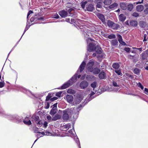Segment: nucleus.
I'll list each match as a JSON object with an SVG mask.
<instances>
[{
    "label": "nucleus",
    "instance_id": "b1692460",
    "mask_svg": "<svg viewBox=\"0 0 148 148\" xmlns=\"http://www.w3.org/2000/svg\"><path fill=\"white\" fill-rule=\"evenodd\" d=\"M82 99V98L81 97H77L75 99V103L78 104L80 102Z\"/></svg>",
    "mask_w": 148,
    "mask_h": 148
},
{
    "label": "nucleus",
    "instance_id": "680f3d73",
    "mask_svg": "<svg viewBox=\"0 0 148 148\" xmlns=\"http://www.w3.org/2000/svg\"><path fill=\"white\" fill-rule=\"evenodd\" d=\"M45 135L47 136L51 135L52 134L50 132L47 131L45 132Z\"/></svg>",
    "mask_w": 148,
    "mask_h": 148
},
{
    "label": "nucleus",
    "instance_id": "2eb2a0df",
    "mask_svg": "<svg viewBox=\"0 0 148 148\" xmlns=\"http://www.w3.org/2000/svg\"><path fill=\"white\" fill-rule=\"evenodd\" d=\"M144 7L142 5H138L136 7V10L138 12H141L144 9Z\"/></svg>",
    "mask_w": 148,
    "mask_h": 148
},
{
    "label": "nucleus",
    "instance_id": "8fccbe9b",
    "mask_svg": "<svg viewBox=\"0 0 148 148\" xmlns=\"http://www.w3.org/2000/svg\"><path fill=\"white\" fill-rule=\"evenodd\" d=\"M30 21L31 22H32L34 21H37V18L35 17V16H34L32 17L30 19Z\"/></svg>",
    "mask_w": 148,
    "mask_h": 148
},
{
    "label": "nucleus",
    "instance_id": "f03ea898",
    "mask_svg": "<svg viewBox=\"0 0 148 148\" xmlns=\"http://www.w3.org/2000/svg\"><path fill=\"white\" fill-rule=\"evenodd\" d=\"M74 108H71L66 109L62 112L63 114L62 118L64 121H68L74 114Z\"/></svg>",
    "mask_w": 148,
    "mask_h": 148
},
{
    "label": "nucleus",
    "instance_id": "5fc2aeb1",
    "mask_svg": "<svg viewBox=\"0 0 148 148\" xmlns=\"http://www.w3.org/2000/svg\"><path fill=\"white\" fill-rule=\"evenodd\" d=\"M130 48L129 47H126L124 48V50L127 52H129L130 51Z\"/></svg>",
    "mask_w": 148,
    "mask_h": 148
},
{
    "label": "nucleus",
    "instance_id": "4be33fe9",
    "mask_svg": "<svg viewBox=\"0 0 148 148\" xmlns=\"http://www.w3.org/2000/svg\"><path fill=\"white\" fill-rule=\"evenodd\" d=\"M118 5V4L115 2H114V3L109 6L108 8L110 9L113 10L115 8L117 7Z\"/></svg>",
    "mask_w": 148,
    "mask_h": 148
},
{
    "label": "nucleus",
    "instance_id": "bf43d9fd",
    "mask_svg": "<svg viewBox=\"0 0 148 148\" xmlns=\"http://www.w3.org/2000/svg\"><path fill=\"white\" fill-rule=\"evenodd\" d=\"M84 106V105H83L82 106V105H80L77 108V110L78 111V110H80L81 109V108L82 107H83Z\"/></svg>",
    "mask_w": 148,
    "mask_h": 148
},
{
    "label": "nucleus",
    "instance_id": "49530a36",
    "mask_svg": "<svg viewBox=\"0 0 148 148\" xmlns=\"http://www.w3.org/2000/svg\"><path fill=\"white\" fill-rule=\"evenodd\" d=\"M51 97V94L49 93L48 94V95L46 97V101H48L49 100H50Z\"/></svg>",
    "mask_w": 148,
    "mask_h": 148
},
{
    "label": "nucleus",
    "instance_id": "c03bdc74",
    "mask_svg": "<svg viewBox=\"0 0 148 148\" xmlns=\"http://www.w3.org/2000/svg\"><path fill=\"white\" fill-rule=\"evenodd\" d=\"M118 40L119 42H120L122 41L123 40V39L122 38V36L120 34H118L117 35Z\"/></svg>",
    "mask_w": 148,
    "mask_h": 148
},
{
    "label": "nucleus",
    "instance_id": "ea45409f",
    "mask_svg": "<svg viewBox=\"0 0 148 148\" xmlns=\"http://www.w3.org/2000/svg\"><path fill=\"white\" fill-rule=\"evenodd\" d=\"M108 38L109 39H112L115 38H116L115 35L114 34H112L110 35H109L108 36Z\"/></svg>",
    "mask_w": 148,
    "mask_h": 148
},
{
    "label": "nucleus",
    "instance_id": "9b49d317",
    "mask_svg": "<svg viewBox=\"0 0 148 148\" xmlns=\"http://www.w3.org/2000/svg\"><path fill=\"white\" fill-rule=\"evenodd\" d=\"M97 16L99 19L102 22H103L105 21V18L104 15L98 13L97 14Z\"/></svg>",
    "mask_w": 148,
    "mask_h": 148
},
{
    "label": "nucleus",
    "instance_id": "473e14b6",
    "mask_svg": "<svg viewBox=\"0 0 148 148\" xmlns=\"http://www.w3.org/2000/svg\"><path fill=\"white\" fill-rule=\"evenodd\" d=\"M134 7L133 5L132 4H130L128 5L127 6V8L128 10L131 11L132 10Z\"/></svg>",
    "mask_w": 148,
    "mask_h": 148
},
{
    "label": "nucleus",
    "instance_id": "dca6fc26",
    "mask_svg": "<svg viewBox=\"0 0 148 148\" xmlns=\"http://www.w3.org/2000/svg\"><path fill=\"white\" fill-rule=\"evenodd\" d=\"M52 118V121H56L61 119V115L58 114H56Z\"/></svg>",
    "mask_w": 148,
    "mask_h": 148
},
{
    "label": "nucleus",
    "instance_id": "e433bc0d",
    "mask_svg": "<svg viewBox=\"0 0 148 148\" xmlns=\"http://www.w3.org/2000/svg\"><path fill=\"white\" fill-rule=\"evenodd\" d=\"M97 84L96 82L95 81L92 83L91 85V86L93 88V89L94 90L95 88L96 87Z\"/></svg>",
    "mask_w": 148,
    "mask_h": 148
},
{
    "label": "nucleus",
    "instance_id": "4c0bfd02",
    "mask_svg": "<svg viewBox=\"0 0 148 148\" xmlns=\"http://www.w3.org/2000/svg\"><path fill=\"white\" fill-rule=\"evenodd\" d=\"M134 72L135 74L138 75L140 72V70L138 68H135L134 70Z\"/></svg>",
    "mask_w": 148,
    "mask_h": 148
},
{
    "label": "nucleus",
    "instance_id": "f8f14e48",
    "mask_svg": "<svg viewBox=\"0 0 148 148\" xmlns=\"http://www.w3.org/2000/svg\"><path fill=\"white\" fill-rule=\"evenodd\" d=\"M82 29V32H83V34L85 37L88 38V36H89V31L87 29H84L83 28H80Z\"/></svg>",
    "mask_w": 148,
    "mask_h": 148
},
{
    "label": "nucleus",
    "instance_id": "2f4dec72",
    "mask_svg": "<svg viewBox=\"0 0 148 148\" xmlns=\"http://www.w3.org/2000/svg\"><path fill=\"white\" fill-rule=\"evenodd\" d=\"M114 71L118 75L122 76L123 75L121 69H119L118 70H115Z\"/></svg>",
    "mask_w": 148,
    "mask_h": 148
},
{
    "label": "nucleus",
    "instance_id": "de8ad7c7",
    "mask_svg": "<svg viewBox=\"0 0 148 148\" xmlns=\"http://www.w3.org/2000/svg\"><path fill=\"white\" fill-rule=\"evenodd\" d=\"M145 53H142V58L143 60H144L147 58V56Z\"/></svg>",
    "mask_w": 148,
    "mask_h": 148
},
{
    "label": "nucleus",
    "instance_id": "aec40b11",
    "mask_svg": "<svg viewBox=\"0 0 148 148\" xmlns=\"http://www.w3.org/2000/svg\"><path fill=\"white\" fill-rule=\"evenodd\" d=\"M92 71L91 72L92 73L94 74H99L100 72V70L97 68H95L92 69Z\"/></svg>",
    "mask_w": 148,
    "mask_h": 148
},
{
    "label": "nucleus",
    "instance_id": "423d86ee",
    "mask_svg": "<svg viewBox=\"0 0 148 148\" xmlns=\"http://www.w3.org/2000/svg\"><path fill=\"white\" fill-rule=\"evenodd\" d=\"M95 43H90L88 47V51L89 52H91L95 51Z\"/></svg>",
    "mask_w": 148,
    "mask_h": 148
},
{
    "label": "nucleus",
    "instance_id": "c756f323",
    "mask_svg": "<svg viewBox=\"0 0 148 148\" xmlns=\"http://www.w3.org/2000/svg\"><path fill=\"white\" fill-rule=\"evenodd\" d=\"M112 2V0H104L103 3L105 5H109Z\"/></svg>",
    "mask_w": 148,
    "mask_h": 148
},
{
    "label": "nucleus",
    "instance_id": "cd10ccee",
    "mask_svg": "<svg viewBox=\"0 0 148 148\" xmlns=\"http://www.w3.org/2000/svg\"><path fill=\"white\" fill-rule=\"evenodd\" d=\"M111 43L112 45L114 46H117L118 45V42L116 39L112 40Z\"/></svg>",
    "mask_w": 148,
    "mask_h": 148
},
{
    "label": "nucleus",
    "instance_id": "37998d69",
    "mask_svg": "<svg viewBox=\"0 0 148 148\" xmlns=\"http://www.w3.org/2000/svg\"><path fill=\"white\" fill-rule=\"evenodd\" d=\"M76 142L79 148H81L79 141L78 138L77 137L76 140Z\"/></svg>",
    "mask_w": 148,
    "mask_h": 148
},
{
    "label": "nucleus",
    "instance_id": "f257e3e1",
    "mask_svg": "<svg viewBox=\"0 0 148 148\" xmlns=\"http://www.w3.org/2000/svg\"><path fill=\"white\" fill-rule=\"evenodd\" d=\"M86 64V62L85 61H83L80 65L78 70L77 71V73L75 74L71 79L69 80L67 82L61 86V89H62L66 88L69 87L70 85H72L73 83L75 82L77 79V76L78 78H79L81 76L80 75H78V73L79 71V70H80V72H82L84 70Z\"/></svg>",
    "mask_w": 148,
    "mask_h": 148
},
{
    "label": "nucleus",
    "instance_id": "a211bd4d",
    "mask_svg": "<svg viewBox=\"0 0 148 148\" xmlns=\"http://www.w3.org/2000/svg\"><path fill=\"white\" fill-rule=\"evenodd\" d=\"M95 50L96 53L98 54H101L102 53L101 49L99 46L98 45L95 47Z\"/></svg>",
    "mask_w": 148,
    "mask_h": 148
},
{
    "label": "nucleus",
    "instance_id": "6e6d98bb",
    "mask_svg": "<svg viewBox=\"0 0 148 148\" xmlns=\"http://www.w3.org/2000/svg\"><path fill=\"white\" fill-rule=\"evenodd\" d=\"M102 0H95V2L97 3H102Z\"/></svg>",
    "mask_w": 148,
    "mask_h": 148
},
{
    "label": "nucleus",
    "instance_id": "a878e982",
    "mask_svg": "<svg viewBox=\"0 0 148 148\" xmlns=\"http://www.w3.org/2000/svg\"><path fill=\"white\" fill-rule=\"evenodd\" d=\"M112 66L114 69L116 70L119 68L120 67V65L118 63H114L112 64Z\"/></svg>",
    "mask_w": 148,
    "mask_h": 148
},
{
    "label": "nucleus",
    "instance_id": "7ed1b4c3",
    "mask_svg": "<svg viewBox=\"0 0 148 148\" xmlns=\"http://www.w3.org/2000/svg\"><path fill=\"white\" fill-rule=\"evenodd\" d=\"M0 114H2V115L4 117H5L10 120L15 119L18 122L22 121V119L21 117L18 116L17 115H5L3 112H0Z\"/></svg>",
    "mask_w": 148,
    "mask_h": 148
},
{
    "label": "nucleus",
    "instance_id": "20e7f679",
    "mask_svg": "<svg viewBox=\"0 0 148 148\" xmlns=\"http://www.w3.org/2000/svg\"><path fill=\"white\" fill-rule=\"evenodd\" d=\"M57 103H56L53 106V107L50 112V114L52 116H53L57 112Z\"/></svg>",
    "mask_w": 148,
    "mask_h": 148
},
{
    "label": "nucleus",
    "instance_id": "603ef678",
    "mask_svg": "<svg viewBox=\"0 0 148 148\" xmlns=\"http://www.w3.org/2000/svg\"><path fill=\"white\" fill-rule=\"evenodd\" d=\"M62 93V92H57L56 93V96L59 97H60L61 96Z\"/></svg>",
    "mask_w": 148,
    "mask_h": 148
},
{
    "label": "nucleus",
    "instance_id": "7c9ffc66",
    "mask_svg": "<svg viewBox=\"0 0 148 148\" xmlns=\"http://www.w3.org/2000/svg\"><path fill=\"white\" fill-rule=\"evenodd\" d=\"M21 91L28 95H29L30 94H32L31 92L29 90H27L23 88L22 89Z\"/></svg>",
    "mask_w": 148,
    "mask_h": 148
},
{
    "label": "nucleus",
    "instance_id": "1a4fd4ad",
    "mask_svg": "<svg viewBox=\"0 0 148 148\" xmlns=\"http://www.w3.org/2000/svg\"><path fill=\"white\" fill-rule=\"evenodd\" d=\"M59 14L62 18L66 17L68 14L67 12L64 10H63L59 12Z\"/></svg>",
    "mask_w": 148,
    "mask_h": 148
},
{
    "label": "nucleus",
    "instance_id": "13d9d810",
    "mask_svg": "<svg viewBox=\"0 0 148 148\" xmlns=\"http://www.w3.org/2000/svg\"><path fill=\"white\" fill-rule=\"evenodd\" d=\"M33 13V11L32 10H29L27 14V19L28 17L31 14Z\"/></svg>",
    "mask_w": 148,
    "mask_h": 148
},
{
    "label": "nucleus",
    "instance_id": "052dcab7",
    "mask_svg": "<svg viewBox=\"0 0 148 148\" xmlns=\"http://www.w3.org/2000/svg\"><path fill=\"white\" fill-rule=\"evenodd\" d=\"M4 82H0V88H1L4 86Z\"/></svg>",
    "mask_w": 148,
    "mask_h": 148
},
{
    "label": "nucleus",
    "instance_id": "79ce46f5",
    "mask_svg": "<svg viewBox=\"0 0 148 148\" xmlns=\"http://www.w3.org/2000/svg\"><path fill=\"white\" fill-rule=\"evenodd\" d=\"M60 17L59 16L58 14L57 13L53 14L52 15V18H58Z\"/></svg>",
    "mask_w": 148,
    "mask_h": 148
},
{
    "label": "nucleus",
    "instance_id": "f704fd0d",
    "mask_svg": "<svg viewBox=\"0 0 148 148\" xmlns=\"http://www.w3.org/2000/svg\"><path fill=\"white\" fill-rule=\"evenodd\" d=\"M114 23L110 20H109L107 22V24L111 28H112L113 25L114 24Z\"/></svg>",
    "mask_w": 148,
    "mask_h": 148
},
{
    "label": "nucleus",
    "instance_id": "412c9836",
    "mask_svg": "<svg viewBox=\"0 0 148 148\" xmlns=\"http://www.w3.org/2000/svg\"><path fill=\"white\" fill-rule=\"evenodd\" d=\"M130 25L132 27H136L138 24L137 21L134 20H131L130 23Z\"/></svg>",
    "mask_w": 148,
    "mask_h": 148
},
{
    "label": "nucleus",
    "instance_id": "4468645a",
    "mask_svg": "<svg viewBox=\"0 0 148 148\" xmlns=\"http://www.w3.org/2000/svg\"><path fill=\"white\" fill-rule=\"evenodd\" d=\"M87 1H83L80 3V5L82 8L83 9H84L85 8V6L86 5L88 1H90V2H92L93 1V0H87Z\"/></svg>",
    "mask_w": 148,
    "mask_h": 148
},
{
    "label": "nucleus",
    "instance_id": "3c124183",
    "mask_svg": "<svg viewBox=\"0 0 148 148\" xmlns=\"http://www.w3.org/2000/svg\"><path fill=\"white\" fill-rule=\"evenodd\" d=\"M38 129L37 127H35L34 129V131L35 133H40V132H38Z\"/></svg>",
    "mask_w": 148,
    "mask_h": 148
},
{
    "label": "nucleus",
    "instance_id": "58836bf2",
    "mask_svg": "<svg viewBox=\"0 0 148 148\" xmlns=\"http://www.w3.org/2000/svg\"><path fill=\"white\" fill-rule=\"evenodd\" d=\"M95 92H94L92 91L91 93L90 94V97L88 99V102L90 101V100H91L92 98H93L94 97L92 98V96L93 95L95 94Z\"/></svg>",
    "mask_w": 148,
    "mask_h": 148
},
{
    "label": "nucleus",
    "instance_id": "0e129e2a",
    "mask_svg": "<svg viewBox=\"0 0 148 148\" xmlns=\"http://www.w3.org/2000/svg\"><path fill=\"white\" fill-rule=\"evenodd\" d=\"M48 124V123L47 121H45L43 124V125L44 127H46L47 126Z\"/></svg>",
    "mask_w": 148,
    "mask_h": 148
},
{
    "label": "nucleus",
    "instance_id": "c85d7f7f",
    "mask_svg": "<svg viewBox=\"0 0 148 148\" xmlns=\"http://www.w3.org/2000/svg\"><path fill=\"white\" fill-rule=\"evenodd\" d=\"M119 20L121 21H124L125 19V17L124 15L123 14H121L119 16Z\"/></svg>",
    "mask_w": 148,
    "mask_h": 148
},
{
    "label": "nucleus",
    "instance_id": "0eeeda50",
    "mask_svg": "<svg viewBox=\"0 0 148 148\" xmlns=\"http://www.w3.org/2000/svg\"><path fill=\"white\" fill-rule=\"evenodd\" d=\"M86 9L87 11L91 12L95 10V8L93 5L90 4L86 5Z\"/></svg>",
    "mask_w": 148,
    "mask_h": 148
},
{
    "label": "nucleus",
    "instance_id": "09e8293b",
    "mask_svg": "<svg viewBox=\"0 0 148 148\" xmlns=\"http://www.w3.org/2000/svg\"><path fill=\"white\" fill-rule=\"evenodd\" d=\"M137 85L138 87L140 88L142 90H143V89L144 87L140 82H139L138 83Z\"/></svg>",
    "mask_w": 148,
    "mask_h": 148
},
{
    "label": "nucleus",
    "instance_id": "39448f33",
    "mask_svg": "<svg viewBox=\"0 0 148 148\" xmlns=\"http://www.w3.org/2000/svg\"><path fill=\"white\" fill-rule=\"evenodd\" d=\"M94 64V62L93 61H90L87 64V68L88 70L90 72H92L93 69V66Z\"/></svg>",
    "mask_w": 148,
    "mask_h": 148
},
{
    "label": "nucleus",
    "instance_id": "6ab92c4d",
    "mask_svg": "<svg viewBox=\"0 0 148 148\" xmlns=\"http://www.w3.org/2000/svg\"><path fill=\"white\" fill-rule=\"evenodd\" d=\"M24 123L26 125H30L32 124V123L30 120H29L28 117H26L23 121Z\"/></svg>",
    "mask_w": 148,
    "mask_h": 148
},
{
    "label": "nucleus",
    "instance_id": "72a5a7b5",
    "mask_svg": "<svg viewBox=\"0 0 148 148\" xmlns=\"http://www.w3.org/2000/svg\"><path fill=\"white\" fill-rule=\"evenodd\" d=\"M71 127V125L70 123H68L64 125L63 127L64 129H66V130L69 129Z\"/></svg>",
    "mask_w": 148,
    "mask_h": 148
},
{
    "label": "nucleus",
    "instance_id": "5701e85b",
    "mask_svg": "<svg viewBox=\"0 0 148 148\" xmlns=\"http://www.w3.org/2000/svg\"><path fill=\"white\" fill-rule=\"evenodd\" d=\"M121 8L123 10H125L127 8V6L125 3L124 2L121 3L120 4Z\"/></svg>",
    "mask_w": 148,
    "mask_h": 148
},
{
    "label": "nucleus",
    "instance_id": "c9c22d12",
    "mask_svg": "<svg viewBox=\"0 0 148 148\" xmlns=\"http://www.w3.org/2000/svg\"><path fill=\"white\" fill-rule=\"evenodd\" d=\"M68 93L72 94H74L75 93V91L74 90L71 89H69L67 91Z\"/></svg>",
    "mask_w": 148,
    "mask_h": 148
},
{
    "label": "nucleus",
    "instance_id": "a18cd8bd",
    "mask_svg": "<svg viewBox=\"0 0 148 148\" xmlns=\"http://www.w3.org/2000/svg\"><path fill=\"white\" fill-rule=\"evenodd\" d=\"M30 25H29V26H27V25H26L25 28V30L24 31V32L23 34V35H22L21 37V38H20V40H20L21 39V38L22 37V36H23V34H24V33H25V32H26V31L29 28V27L30 26ZM20 40H19V41ZM19 41H18V42H19Z\"/></svg>",
    "mask_w": 148,
    "mask_h": 148
},
{
    "label": "nucleus",
    "instance_id": "f3484780",
    "mask_svg": "<svg viewBox=\"0 0 148 148\" xmlns=\"http://www.w3.org/2000/svg\"><path fill=\"white\" fill-rule=\"evenodd\" d=\"M99 77L100 79H105L106 78V74L104 72L101 71L99 74Z\"/></svg>",
    "mask_w": 148,
    "mask_h": 148
},
{
    "label": "nucleus",
    "instance_id": "864d4df0",
    "mask_svg": "<svg viewBox=\"0 0 148 148\" xmlns=\"http://www.w3.org/2000/svg\"><path fill=\"white\" fill-rule=\"evenodd\" d=\"M39 127H41L43 125V123L41 121H38L36 123Z\"/></svg>",
    "mask_w": 148,
    "mask_h": 148
},
{
    "label": "nucleus",
    "instance_id": "6e6552de",
    "mask_svg": "<svg viewBox=\"0 0 148 148\" xmlns=\"http://www.w3.org/2000/svg\"><path fill=\"white\" fill-rule=\"evenodd\" d=\"M88 85V82L86 81H83L80 83L79 86L81 89H84L86 88Z\"/></svg>",
    "mask_w": 148,
    "mask_h": 148
},
{
    "label": "nucleus",
    "instance_id": "393cba45",
    "mask_svg": "<svg viewBox=\"0 0 148 148\" xmlns=\"http://www.w3.org/2000/svg\"><path fill=\"white\" fill-rule=\"evenodd\" d=\"M139 25L141 27L144 28L146 25V23L143 21H141L139 22Z\"/></svg>",
    "mask_w": 148,
    "mask_h": 148
},
{
    "label": "nucleus",
    "instance_id": "ddd939ff",
    "mask_svg": "<svg viewBox=\"0 0 148 148\" xmlns=\"http://www.w3.org/2000/svg\"><path fill=\"white\" fill-rule=\"evenodd\" d=\"M64 99H66L67 101L69 103L71 102L73 100V97L71 95H66V97H64Z\"/></svg>",
    "mask_w": 148,
    "mask_h": 148
},
{
    "label": "nucleus",
    "instance_id": "e2e57ef3",
    "mask_svg": "<svg viewBox=\"0 0 148 148\" xmlns=\"http://www.w3.org/2000/svg\"><path fill=\"white\" fill-rule=\"evenodd\" d=\"M102 3H97V8H101L102 7V6L101 5V4Z\"/></svg>",
    "mask_w": 148,
    "mask_h": 148
},
{
    "label": "nucleus",
    "instance_id": "774afa93",
    "mask_svg": "<svg viewBox=\"0 0 148 148\" xmlns=\"http://www.w3.org/2000/svg\"><path fill=\"white\" fill-rule=\"evenodd\" d=\"M144 12L145 14H148V8H146L144 10Z\"/></svg>",
    "mask_w": 148,
    "mask_h": 148
},
{
    "label": "nucleus",
    "instance_id": "a19ab883",
    "mask_svg": "<svg viewBox=\"0 0 148 148\" xmlns=\"http://www.w3.org/2000/svg\"><path fill=\"white\" fill-rule=\"evenodd\" d=\"M132 16L133 17H138L139 16V14L138 13L136 12H134L132 14Z\"/></svg>",
    "mask_w": 148,
    "mask_h": 148
},
{
    "label": "nucleus",
    "instance_id": "4d7b16f0",
    "mask_svg": "<svg viewBox=\"0 0 148 148\" xmlns=\"http://www.w3.org/2000/svg\"><path fill=\"white\" fill-rule=\"evenodd\" d=\"M47 119L49 121H52V118L50 115H48L47 116Z\"/></svg>",
    "mask_w": 148,
    "mask_h": 148
},
{
    "label": "nucleus",
    "instance_id": "69168bd1",
    "mask_svg": "<svg viewBox=\"0 0 148 148\" xmlns=\"http://www.w3.org/2000/svg\"><path fill=\"white\" fill-rule=\"evenodd\" d=\"M113 85L114 86H119L118 85L117 83L114 81L113 82Z\"/></svg>",
    "mask_w": 148,
    "mask_h": 148
},
{
    "label": "nucleus",
    "instance_id": "338daca9",
    "mask_svg": "<svg viewBox=\"0 0 148 148\" xmlns=\"http://www.w3.org/2000/svg\"><path fill=\"white\" fill-rule=\"evenodd\" d=\"M145 94L148 95V89L146 88H145Z\"/></svg>",
    "mask_w": 148,
    "mask_h": 148
},
{
    "label": "nucleus",
    "instance_id": "bb28decb",
    "mask_svg": "<svg viewBox=\"0 0 148 148\" xmlns=\"http://www.w3.org/2000/svg\"><path fill=\"white\" fill-rule=\"evenodd\" d=\"M119 25L118 24L115 23H114L112 28L114 29L117 30L119 28Z\"/></svg>",
    "mask_w": 148,
    "mask_h": 148
},
{
    "label": "nucleus",
    "instance_id": "9d476101",
    "mask_svg": "<svg viewBox=\"0 0 148 148\" xmlns=\"http://www.w3.org/2000/svg\"><path fill=\"white\" fill-rule=\"evenodd\" d=\"M31 121L32 122H35L37 123L39 119V117L36 115H33L31 117Z\"/></svg>",
    "mask_w": 148,
    "mask_h": 148
}]
</instances>
